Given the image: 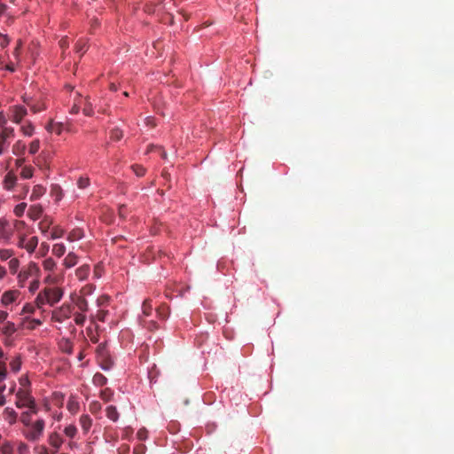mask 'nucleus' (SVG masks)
<instances>
[{
    "label": "nucleus",
    "instance_id": "obj_1",
    "mask_svg": "<svg viewBox=\"0 0 454 454\" xmlns=\"http://www.w3.org/2000/svg\"><path fill=\"white\" fill-rule=\"evenodd\" d=\"M97 360L99 366L104 371H109L114 365V361L105 343H100L97 348Z\"/></svg>",
    "mask_w": 454,
    "mask_h": 454
},
{
    "label": "nucleus",
    "instance_id": "obj_2",
    "mask_svg": "<svg viewBox=\"0 0 454 454\" xmlns=\"http://www.w3.org/2000/svg\"><path fill=\"white\" fill-rule=\"evenodd\" d=\"M14 137V129L12 127H2L0 129V155L9 147L11 140Z\"/></svg>",
    "mask_w": 454,
    "mask_h": 454
},
{
    "label": "nucleus",
    "instance_id": "obj_3",
    "mask_svg": "<svg viewBox=\"0 0 454 454\" xmlns=\"http://www.w3.org/2000/svg\"><path fill=\"white\" fill-rule=\"evenodd\" d=\"M73 308L70 304L64 303L59 308L54 309L51 314V319L55 322L62 323L71 317Z\"/></svg>",
    "mask_w": 454,
    "mask_h": 454
},
{
    "label": "nucleus",
    "instance_id": "obj_4",
    "mask_svg": "<svg viewBox=\"0 0 454 454\" xmlns=\"http://www.w3.org/2000/svg\"><path fill=\"white\" fill-rule=\"evenodd\" d=\"M16 397L15 405L20 409L27 407L28 404H33V401L35 400L30 391L25 388H20L16 394Z\"/></svg>",
    "mask_w": 454,
    "mask_h": 454
},
{
    "label": "nucleus",
    "instance_id": "obj_5",
    "mask_svg": "<svg viewBox=\"0 0 454 454\" xmlns=\"http://www.w3.org/2000/svg\"><path fill=\"white\" fill-rule=\"evenodd\" d=\"M44 425L43 419L36 420L31 426V430L26 434L27 439L32 442L37 441L43 432Z\"/></svg>",
    "mask_w": 454,
    "mask_h": 454
},
{
    "label": "nucleus",
    "instance_id": "obj_6",
    "mask_svg": "<svg viewBox=\"0 0 454 454\" xmlns=\"http://www.w3.org/2000/svg\"><path fill=\"white\" fill-rule=\"evenodd\" d=\"M43 290L48 299V304L51 306L59 302L63 296V291L59 287H46Z\"/></svg>",
    "mask_w": 454,
    "mask_h": 454
},
{
    "label": "nucleus",
    "instance_id": "obj_7",
    "mask_svg": "<svg viewBox=\"0 0 454 454\" xmlns=\"http://www.w3.org/2000/svg\"><path fill=\"white\" fill-rule=\"evenodd\" d=\"M42 214H43V207L40 205H33L29 207L28 211H27V215L32 220H37L38 218L41 217Z\"/></svg>",
    "mask_w": 454,
    "mask_h": 454
},
{
    "label": "nucleus",
    "instance_id": "obj_8",
    "mask_svg": "<svg viewBox=\"0 0 454 454\" xmlns=\"http://www.w3.org/2000/svg\"><path fill=\"white\" fill-rule=\"evenodd\" d=\"M19 293L17 291H7L2 296V302L4 305L12 303L18 298Z\"/></svg>",
    "mask_w": 454,
    "mask_h": 454
},
{
    "label": "nucleus",
    "instance_id": "obj_9",
    "mask_svg": "<svg viewBox=\"0 0 454 454\" xmlns=\"http://www.w3.org/2000/svg\"><path fill=\"white\" fill-rule=\"evenodd\" d=\"M49 443L56 450H59L63 443V440L58 433L53 432L49 436Z\"/></svg>",
    "mask_w": 454,
    "mask_h": 454
},
{
    "label": "nucleus",
    "instance_id": "obj_10",
    "mask_svg": "<svg viewBox=\"0 0 454 454\" xmlns=\"http://www.w3.org/2000/svg\"><path fill=\"white\" fill-rule=\"evenodd\" d=\"M16 181V176L12 172H8L4 179V187L6 190H12L14 187Z\"/></svg>",
    "mask_w": 454,
    "mask_h": 454
},
{
    "label": "nucleus",
    "instance_id": "obj_11",
    "mask_svg": "<svg viewBox=\"0 0 454 454\" xmlns=\"http://www.w3.org/2000/svg\"><path fill=\"white\" fill-rule=\"evenodd\" d=\"M17 417L18 413L12 408L7 407L4 409V418L9 422V424H14L17 420Z\"/></svg>",
    "mask_w": 454,
    "mask_h": 454
},
{
    "label": "nucleus",
    "instance_id": "obj_12",
    "mask_svg": "<svg viewBox=\"0 0 454 454\" xmlns=\"http://www.w3.org/2000/svg\"><path fill=\"white\" fill-rule=\"evenodd\" d=\"M78 262V256L74 252H69L63 261V264L67 268H71Z\"/></svg>",
    "mask_w": 454,
    "mask_h": 454
},
{
    "label": "nucleus",
    "instance_id": "obj_13",
    "mask_svg": "<svg viewBox=\"0 0 454 454\" xmlns=\"http://www.w3.org/2000/svg\"><path fill=\"white\" fill-rule=\"evenodd\" d=\"M90 274V266L88 264H84L75 270V276L80 280H84L88 278Z\"/></svg>",
    "mask_w": 454,
    "mask_h": 454
},
{
    "label": "nucleus",
    "instance_id": "obj_14",
    "mask_svg": "<svg viewBox=\"0 0 454 454\" xmlns=\"http://www.w3.org/2000/svg\"><path fill=\"white\" fill-rule=\"evenodd\" d=\"M27 114V109L23 106H16L13 112V121L17 123L20 122L21 120Z\"/></svg>",
    "mask_w": 454,
    "mask_h": 454
},
{
    "label": "nucleus",
    "instance_id": "obj_15",
    "mask_svg": "<svg viewBox=\"0 0 454 454\" xmlns=\"http://www.w3.org/2000/svg\"><path fill=\"white\" fill-rule=\"evenodd\" d=\"M26 148H27L26 144L23 141L19 140L13 145L12 153H13V154H15L17 156H20V155L24 154Z\"/></svg>",
    "mask_w": 454,
    "mask_h": 454
},
{
    "label": "nucleus",
    "instance_id": "obj_16",
    "mask_svg": "<svg viewBox=\"0 0 454 454\" xmlns=\"http://www.w3.org/2000/svg\"><path fill=\"white\" fill-rule=\"evenodd\" d=\"M106 417L114 422H116L119 419V412L114 405L107 406L106 409Z\"/></svg>",
    "mask_w": 454,
    "mask_h": 454
},
{
    "label": "nucleus",
    "instance_id": "obj_17",
    "mask_svg": "<svg viewBox=\"0 0 454 454\" xmlns=\"http://www.w3.org/2000/svg\"><path fill=\"white\" fill-rule=\"evenodd\" d=\"M80 425L83 431L87 433L92 425V419L89 415H82L80 418Z\"/></svg>",
    "mask_w": 454,
    "mask_h": 454
},
{
    "label": "nucleus",
    "instance_id": "obj_18",
    "mask_svg": "<svg viewBox=\"0 0 454 454\" xmlns=\"http://www.w3.org/2000/svg\"><path fill=\"white\" fill-rule=\"evenodd\" d=\"M45 192V188L40 184H37L35 186H34L33 188V191H32V193H31V196H30V200H38L40 197H42Z\"/></svg>",
    "mask_w": 454,
    "mask_h": 454
},
{
    "label": "nucleus",
    "instance_id": "obj_19",
    "mask_svg": "<svg viewBox=\"0 0 454 454\" xmlns=\"http://www.w3.org/2000/svg\"><path fill=\"white\" fill-rule=\"evenodd\" d=\"M38 245L37 237H31L27 240L26 245H24V249H26L28 253H33Z\"/></svg>",
    "mask_w": 454,
    "mask_h": 454
},
{
    "label": "nucleus",
    "instance_id": "obj_20",
    "mask_svg": "<svg viewBox=\"0 0 454 454\" xmlns=\"http://www.w3.org/2000/svg\"><path fill=\"white\" fill-rule=\"evenodd\" d=\"M76 307L81 312H86L89 309V304L85 298L78 297L74 301Z\"/></svg>",
    "mask_w": 454,
    "mask_h": 454
},
{
    "label": "nucleus",
    "instance_id": "obj_21",
    "mask_svg": "<svg viewBox=\"0 0 454 454\" xmlns=\"http://www.w3.org/2000/svg\"><path fill=\"white\" fill-rule=\"evenodd\" d=\"M66 253V247L62 243H57L52 247V254L57 257H61Z\"/></svg>",
    "mask_w": 454,
    "mask_h": 454
},
{
    "label": "nucleus",
    "instance_id": "obj_22",
    "mask_svg": "<svg viewBox=\"0 0 454 454\" xmlns=\"http://www.w3.org/2000/svg\"><path fill=\"white\" fill-rule=\"evenodd\" d=\"M83 237V231L81 229H74L69 232L67 239L70 242L79 240Z\"/></svg>",
    "mask_w": 454,
    "mask_h": 454
},
{
    "label": "nucleus",
    "instance_id": "obj_23",
    "mask_svg": "<svg viewBox=\"0 0 454 454\" xmlns=\"http://www.w3.org/2000/svg\"><path fill=\"white\" fill-rule=\"evenodd\" d=\"M47 130L50 131V132H55L57 133L58 135L61 134L62 132V129H63V124L59 122V123H54L53 121H51L47 127H46Z\"/></svg>",
    "mask_w": 454,
    "mask_h": 454
},
{
    "label": "nucleus",
    "instance_id": "obj_24",
    "mask_svg": "<svg viewBox=\"0 0 454 454\" xmlns=\"http://www.w3.org/2000/svg\"><path fill=\"white\" fill-rule=\"evenodd\" d=\"M92 381L95 385L102 387L106 384L107 379L103 374L98 372L93 376Z\"/></svg>",
    "mask_w": 454,
    "mask_h": 454
},
{
    "label": "nucleus",
    "instance_id": "obj_25",
    "mask_svg": "<svg viewBox=\"0 0 454 454\" xmlns=\"http://www.w3.org/2000/svg\"><path fill=\"white\" fill-rule=\"evenodd\" d=\"M87 51V43L84 40H79L75 43V51L79 53L81 56L83 55Z\"/></svg>",
    "mask_w": 454,
    "mask_h": 454
},
{
    "label": "nucleus",
    "instance_id": "obj_26",
    "mask_svg": "<svg viewBox=\"0 0 454 454\" xmlns=\"http://www.w3.org/2000/svg\"><path fill=\"white\" fill-rule=\"evenodd\" d=\"M26 272L29 277L37 275L39 272V267L35 262H30L27 268V270H23Z\"/></svg>",
    "mask_w": 454,
    "mask_h": 454
},
{
    "label": "nucleus",
    "instance_id": "obj_27",
    "mask_svg": "<svg viewBox=\"0 0 454 454\" xmlns=\"http://www.w3.org/2000/svg\"><path fill=\"white\" fill-rule=\"evenodd\" d=\"M35 303L39 308H41L44 304H48V299L44 293V290L38 294L37 297L35 298Z\"/></svg>",
    "mask_w": 454,
    "mask_h": 454
},
{
    "label": "nucleus",
    "instance_id": "obj_28",
    "mask_svg": "<svg viewBox=\"0 0 454 454\" xmlns=\"http://www.w3.org/2000/svg\"><path fill=\"white\" fill-rule=\"evenodd\" d=\"M151 302H152V301L150 299H146L144 301L143 305H142L143 314L146 317L151 315V312L153 309V306H152Z\"/></svg>",
    "mask_w": 454,
    "mask_h": 454
},
{
    "label": "nucleus",
    "instance_id": "obj_29",
    "mask_svg": "<svg viewBox=\"0 0 454 454\" xmlns=\"http://www.w3.org/2000/svg\"><path fill=\"white\" fill-rule=\"evenodd\" d=\"M43 269L47 271H52L56 268V262L52 258H47L43 262Z\"/></svg>",
    "mask_w": 454,
    "mask_h": 454
},
{
    "label": "nucleus",
    "instance_id": "obj_30",
    "mask_svg": "<svg viewBox=\"0 0 454 454\" xmlns=\"http://www.w3.org/2000/svg\"><path fill=\"white\" fill-rule=\"evenodd\" d=\"M34 168L32 167L24 166L21 169L20 176L24 179H28L33 176Z\"/></svg>",
    "mask_w": 454,
    "mask_h": 454
},
{
    "label": "nucleus",
    "instance_id": "obj_31",
    "mask_svg": "<svg viewBox=\"0 0 454 454\" xmlns=\"http://www.w3.org/2000/svg\"><path fill=\"white\" fill-rule=\"evenodd\" d=\"M26 207H27V204L25 202L18 204L14 207V210H13L15 215L17 217H21L26 210Z\"/></svg>",
    "mask_w": 454,
    "mask_h": 454
},
{
    "label": "nucleus",
    "instance_id": "obj_32",
    "mask_svg": "<svg viewBox=\"0 0 454 454\" xmlns=\"http://www.w3.org/2000/svg\"><path fill=\"white\" fill-rule=\"evenodd\" d=\"M122 137H123V133L118 128L113 129L110 132V137L112 140L119 141Z\"/></svg>",
    "mask_w": 454,
    "mask_h": 454
},
{
    "label": "nucleus",
    "instance_id": "obj_33",
    "mask_svg": "<svg viewBox=\"0 0 454 454\" xmlns=\"http://www.w3.org/2000/svg\"><path fill=\"white\" fill-rule=\"evenodd\" d=\"M131 168H132L133 172L135 173V175L138 177H141V176H145V168L141 165H137V164L132 165Z\"/></svg>",
    "mask_w": 454,
    "mask_h": 454
},
{
    "label": "nucleus",
    "instance_id": "obj_34",
    "mask_svg": "<svg viewBox=\"0 0 454 454\" xmlns=\"http://www.w3.org/2000/svg\"><path fill=\"white\" fill-rule=\"evenodd\" d=\"M9 269L12 274H15L19 269L20 262L17 258H12L9 262Z\"/></svg>",
    "mask_w": 454,
    "mask_h": 454
},
{
    "label": "nucleus",
    "instance_id": "obj_35",
    "mask_svg": "<svg viewBox=\"0 0 454 454\" xmlns=\"http://www.w3.org/2000/svg\"><path fill=\"white\" fill-rule=\"evenodd\" d=\"M64 432H65L67 436H68L70 438H74L75 436L76 433H77V429H76L75 426L69 425V426L65 427Z\"/></svg>",
    "mask_w": 454,
    "mask_h": 454
},
{
    "label": "nucleus",
    "instance_id": "obj_36",
    "mask_svg": "<svg viewBox=\"0 0 454 454\" xmlns=\"http://www.w3.org/2000/svg\"><path fill=\"white\" fill-rule=\"evenodd\" d=\"M40 148V141L39 139L33 140L29 145V153L35 154Z\"/></svg>",
    "mask_w": 454,
    "mask_h": 454
},
{
    "label": "nucleus",
    "instance_id": "obj_37",
    "mask_svg": "<svg viewBox=\"0 0 454 454\" xmlns=\"http://www.w3.org/2000/svg\"><path fill=\"white\" fill-rule=\"evenodd\" d=\"M10 367L11 369L14 372H17L20 370V367H21V361H20V357H16L14 358L11 363H10Z\"/></svg>",
    "mask_w": 454,
    "mask_h": 454
},
{
    "label": "nucleus",
    "instance_id": "obj_38",
    "mask_svg": "<svg viewBox=\"0 0 454 454\" xmlns=\"http://www.w3.org/2000/svg\"><path fill=\"white\" fill-rule=\"evenodd\" d=\"M82 313L83 312H82V313L77 312V313L74 314V320L77 325H83V324L85 323L86 317Z\"/></svg>",
    "mask_w": 454,
    "mask_h": 454
},
{
    "label": "nucleus",
    "instance_id": "obj_39",
    "mask_svg": "<svg viewBox=\"0 0 454 454\" xmlns=\"http://www.w3.org/2000/svg\"><path fill=\"white\" fill-rule=\"evenodd\" d=\"M20 421L25 425V426H30L31 424V416H30V412L29 411H24L21 413V416H20Z\"/></svg>",
    "mask_w": 454,
    "mask_h": 454
},
{
    "label": "nucleus",
    "instance_id": "obj_40",
    "mask_svg": "<svg viewBox=\"0 0 454 454\" xmlns=\"http://www.w3.org/2000/svg\"><path fill=\"white\" fill-rule=\"evenodd\" d=\"M82 112L87 116H91L93 114L92 105L89 98H86L85 106L83 107Z\"/></svg>",
    "mask_w": 454,
    "mask_h": 454
},
{
    "label": "nucleus",
    "instance_id": "obj_41",
    "mask_svg": "<svg viewBox=\"0 0 454 454\" xmlns=\"http://www.w3.org/2000/svg\"><path fill=\"white\" fill-rule=\"evenodd\" d=\"M63 235H64V231L59 227H55V228H53V230L51 233V238L52 239H56L61 238Z\"/></svg>",
    "mask_w": 454,
    "mask_h": 454
},
{
    "label": "nucleus",
    "instance_id": "obj_42",
    "mask_svg": "<svg viewBox=\"0 0 454 454\" xmlns=\"http://www.w3.org/2000/svg\"><path fill=\"white\" fill-rule=\"evenodd\" d=\"M90 184L89 177L81 176L77 181V185L80 189H84Z\"/></svg>",
    "mask_w": 454,
    "mask_h": 454
},
{
    "label": "nucleus",
    "instance_id": "obj_43",
    "mask_svg": "<svg viewBox=\"0 0 454 454\" xmlns=\"http://www.w3.org/2000/svg\"><path fill=\"white\" fill-rule=\"evenodd\" d=\"M67 409L72 413H76L79 410V403L75 401H69L67 403Z\"/></svg>",
    "mask_w": 454,
    "mask_h": 454
},
{
    "label": "nucleus",
    "instance_id": "obj_44",
    "mask_svg": "<svg viewBox=\"0 0 454 454\" xmlns=\"http://www.w3.org/2000/svg\"><path fill=\"white\" fill-rule=\"evenodd\" d=\"M28 278H29V276L26 272L21 270L18 276L19 286L20 287H23L25 285V282L27 280Z\"/></svg>",
    "mask_w": 454,
    "mask_h": 454
},
{
    "label": "nucleus",
    "instance_id": "obj_45",
    "mask_svg": "<svg viewBox=\"0 0 454 454\" xmlns=\"http://www.w3.org/2000/svg\"><path fill=\"white\" fill-rule=\"evenodd\" d=\"M51 224V221H49L47 219H43L39 223V229L42 231V232H46L48 229L50 228Z\"/></svg>",
    "mask_w": 454,
    "mask_h": 454
},
{
    "label": "nucleus",
    "instance_id": "obj_46",
    "mask_svg": "<svg viewBox=\"0 0 454 454\" xmlns=\"http://www.w3.org/2000/svg\"><path fill=\"white\" fill-rule=\"evenodd\" d=\"M12 255V251L9 249H1L0 250V258L3 261H6L7 259L11 258Z\"/></svg>",
    "mask_w": 454,
    "mask_h": 454
},
{
    "label": "nucleus",
    "instance_id": "obj_47",
    "mask_svg": "<svg viewBox=\"0 0 454 454\" xmlns=\"http://www.w3.org/2000/svg\"><path fill=\"white\" fill-rule=\"evenodd\" d=\"M21 130L25 136L31 137L34 133V127L33 125L28 124L27 126H23Z\"/></svg>",
    "mask_w": 454,
    "mask_h": 454
},
{
    "label": "nucleus",
    "instance_id": "obj_48",
    "mask_svg": "<svg viewBox=\"0 0 454 454\" xmlns=\"http://www.w3.org/2000/svg\"><path fill=\"white\" fill-rule=\"evenodd\" d=\"M16 328L13 323L8 322L4 329V333L6 334H12L15 333Z\"/></svg>",
    "mask_w": 454,
    "mask_h": 454
},
{
    "label": "nucleus",
    "instance_id": "obj_49",
    "mask_svg": "<svg viewBox=\"0 0 454 454\" xmlns=\"http://www.w3.org/2000/svg\"><path fill=\"white\" fill-rule=\"evenodd\" d=\"M27 105L29 106L31 111H33L34 113H38L44 109V106L43 104H39V103L38 104H29V103H27Z\"/></svg>",
    "mask_w": 454,
    "mask_h": 454
},
{
    "label": "nucleus",
    "instance_id": "obj_50",
    "mask_svg": "<svg viewBox=\"0 0 454 454\" xmlns=\"http://www.w3.org/2000/svg\"><path fill=\"white\" fill-rule=\"evenodd\" d=\"M40 282L38 279H35L30 283L29 291L33 294L39 288Z\"/></svg>",
    "mask_w": 454,
    "mask_h": 454
},
{
    "label": "nucleus",
    "instance_id": "obj_51",
    "mask_svg": "<svg viewBox=\"0 0 454 454\" xmlns=\"http://www.w3.org/2000/svg\"><path fill=\"white\" fill-rule=\"evenodd\" d=\"M5 376H6L5 364L3 362H0V382L4 380Z\"/></svg>",
    "mask_w": 454,
    "mask_h": 454
},
{
    "label": "nucleus",
    "instance_id": "obj_52",
    "mask_svg": "<svg viewBox=\"0 0 454 454\" xmlns=\"http://www.w3.org/2000/svg\"><path fill=\"white\" fill-rule=\"evenodd\" d=\"M109 297L107 295H101L98 298V306H104L108 302Z\"/></svg>",
    "mask_w": 454,
    "mask_h": 454
},
{
    "label": "nucleus",
    "instance_id": "obj_53",
    "mask_svg": "<svg viewBox=\"0 0 454 454\" xmlns=\"http://www.w3.org/2000/svg\"><path fill=\"white\" fill-rule=\"evenodd\" d=\"M101 409V405L98 402H93L90 404V411L91 412H97Z\"/></svg>",
    "mask_w": 454,
    "mask_h": 454
},
{
    "label": "nucleus",
    "instance_id": "obj_54",
    "mask_svg": "<svg viewBox=\"0 0 454 454\" xmlns=\"http://www.w3.org/2000/svg\"><path fill=\"white\" fill-rule=\"evenodd\" d=\"M27 407L29 408L28 411L30 412V415L32 413L36 414L38 411L36 404H35V400L33 401V404H28Z\"/></svg>",
    "mask_w": 454,
    "mask_h": 454
},
{
    "label": "nucleus",
    "instance_id": "obj_55",
    "mask_svg": "<svg viewBox=\"0 0 454 454\" xmlns=\"http://www.w3.org/2000/svg\"><path fill=\"white\" fill-rule=\"evenodd\" d=\"M106 314H107V311H105V310H99V311L98 312L97 317H98V319L99 321H102V322H103V321H105V319H106Z\"/></svg>",
    "mask_w": 454,
    "mask_h": 454
},
{
    "label": "nucleus",
    "instance_id": "obj_56",
    "mask_svg": "<svg viewBox=\"0 0 454 454\" xmlns=\"http://www.w3.org/2000/svg\"><path fill=\"white\" fill-rule=\"evenodd\" d=\"M20 384L23 387H27V386L30 384V382H29V380H28V379H27V378H26V377H21V378L20 379Z\"/></svg>",
    "mask_w": 454,
    "mask_h": 454
},
{
    "label": "nucleus",
    "instance_id": "obj_57",
    "mask_svg": "<svg viewBox=\"0 0 454 454\" xmlns=\"http://www.w3.org/2000/svg\"><path fill=\"white\" fill-rule=\"evenodd\" d=\"M59 43L62 49H67L68 47V41L67 38H62Z\"/></svg>",
    "mask_w": 454,
    "mask_h": 454
},
{
    "label": "nucleus",
    "instance_id": "obj_58",
    "mask_svg": "<svg viewBox=\"0 0 454 454\" xmlns=\"http://www.w3.org/2000/svg\"><path fill=\"white\" fill-rule=\"evenodd\" d=\"M79 110H80V106H78V104H76V103H75V104L72 106V108H71V110H70V113H71V114H78V113H79Z\"/></svg>",
    "mask_w": 454,
    "mask_h": 454
},
{
    "label": "nucleus",
    "instance_id": "obj_59",
    "mask_svg": "<svg viewBox=\"0 0 454 454\" xmlns=\"http://www.w3.org/2000/svg\"><path fill=\"white\" fill-rule=\"evenodd\" d=\"M27 450V446L25 443H21L19 446V452H20V454H25Z\"/></svg>",
    "mask_w": 454,
    "mask_h": 454
},
{
    "label": "nucleus",
    "instance_id": "obj_60",
    "mask_svg": "<svg viewBox=\"0 0 454 454\" xmlns=\"http://www.w3.org/2000/svg\"><path fill=\"white\" fill-rule=\"evenodd\" d=\"M137 437L140 439V440H145V437H146V431L145 430H139L137 432Z\"/></svg>",
    "mask_w": 454,
    "mask_h": 454
},
{
    "label": "nucleus",
    "instance_id": "obj_61",
    "mask_svg": "<svg viewBox=\"0 0 454 454\" xmlns=\"http://www.w3.org/2000/svg\"><path fill=\"white\" fill-rule=\"evenodd\" d=\"M8 317V313L5 311H0V323L4 322Z\"/></svg>",
    "mask_w": 454,
    "mask_h": 454
},
{
    "label": "nucleus",
    "instance_id": "obj_62",
    "mask_svg": "<svg viewBox=\"0 0 454 454\" xmlns=\"http://www.w3.org/2000/svg\"><path fill=\"white\" fill-rule=\"evenodd\" d=\"M109 89H110V90H112L114 92L118 90L117 85L115 83H114V82L110 83Z\"/></svg>",
    "mask_w": 454,
    "mask_h": 454
},
{
    "label": "nucleus",
    "instance_id": "obj_63",
    "mask_svg": "<svg viewBox=\"0 0 454 454\" xmlns=\"http://www.w3.org/2000/svg\"><path fill=\"white\" fill-rule=\"evenodd\" d=\"M26 242H27V240L25 238H20L18 245L20 247L24 248V245H26Z\"/></svg>",
    "mask_w": 454,
    "mask_h": 454
},
{
    "label": "nucleus",
    "instance_id": "obj_64",
    "mask_svg": "<svg viewBox=\"0 0 454 454\" xmlns=\"http://www.w3.org/2000/svg\"><path fill=\"white\" fill-rule=\"evenodd\" d=\"M6 274V270L3 266H0V279H2Z\"/></svg>",
    "mask_w": 454,
    "mask_h": 454
}]
</instances>
